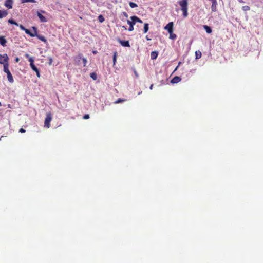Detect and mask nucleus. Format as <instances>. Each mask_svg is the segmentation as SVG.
<instances>
[{"mask_svg":"<svg viewBox=\"0 0 263 263\" xmlns=\"http://www.w3.org/2000/svg\"><path fill=\"white\" fill-rule=\"evenodd\" d=\"M130 20H127V23L129 25L128 31H132L134 30V25H136V23H142V21L139 17L136 16H133L130 17Z\"/></svg>","mask_w":263,"mask_h":263,"instance_id":"f257e3e1","label":"nucleus"},{"mask_svg":"<svg viewBox=\"0 0 263 263\" xmlns=\"http://www.w3.org/2000/svg\"><path fill=\"white\" fill-rule=\"evenodd\" d=\"M51 120H52L51 114L50 112L47 113L46 114V117L45 119L44 126L48 128H49V127L50 126V122H51Z\"/></svg>","mask_w":263,"mask_h":263,"instance_id":"f03ea898","label":"nucleus"},{"mask_svg":"<svg viewBox=\"0 0 263 263\" xmlns=\"http://www.w3.org/2000/svg\"><path fill=\"white\" fill-rule=\"evenodd\" d=\"M9 57L7 54H4L3 55L0 54V64H5L8 63Z\"/></svg>","mask_w":263,"mask_h":263,"instance_id":"7ed1b4c3","label":"nucleus"},{"mask_svg":"<svg viewBox=\"0 0 263 263\" xmlns=\"http://www.w3.org/2000/svg\"><path fill=\"white\" fill-rule=\"evenodd\" d=\"M32 29L34 30L33 32H31L30 30L26 29L25 32L26 34H29L31 37H34L36 35V28L35 27H33Z\"/></svg>","mask_w":263,"mask_h":263,"instance_id":"20e7f679","label":"nucleus"},{"mask_svg":"<svg viewBox=\"0 0 263 263\" xmlns=\"http://www.w3.org/2000/svg\"><path fill=\"white\" fill-rule=\"evenodd\" d=\"M173 22H170L168 23L165 27H164V29L166 30L168 33H171L173 32Z\"/></svg>","mask_w":263,"mask_h":263,"instance_id":"39448f33","label":"nucleus"},{"mask_svg":"<svg viewBox=\"0 0 263 263\" xmlns=\"http://www.w3.org/2000/svg\"><path fill=\"white\" fill-rule=\"evenodd\" d=\"M179 4L181 7V9L187 8V0H182L179 2Z\"/></svg>","mask_w":263,"mask_h":263,"instance_id":"423d86ee","label":"nucleus"},{"mask_svg":"<svg viewBox=\"0 0 263 263\" xmlns=\"http://www.w3.org/2000/svg\"><path fill=\"white\" fill-rule=\"evenodd\" d=\"M13 3V0H6L5 3V6L8 9H11L12 8Z\"/></svg>","mask_w":263,"mask_h":263,"instance_id":"0eeeda50","label":"nucleus"},{"mask_svg":"<svg viewBox=\"0 0 263 263\" xmlns=\"http://www.w3.org/2000/svg\"><path fill=\"white\" fill-rule=\"evenodd\" d=\"M119 42L120 43V44L124 46V47H129V43L128 41H122L120 39L118 40Z\"/></svg>","mask_w":263,"mask_h":263,"instance_id":"6e6552de","label":"nucleus"},{"mask_svg":"<svg viewBox=\"0 0 263 263\" xmlns=\"http://www.w3.org/2000/svg\"><path fill=\"white\" fill-rule=\"evenodd\" d=\"M181 80V79L180 77L178 76H175L171 80V82L172 83L175 84L179 82Z\"/></svg>","mask_w":263,"mask_h":263,"instance_id":"1a4fd4ad","label":"nucleus"},{"mask_svg":"<svg viewBox=\"0 0 263 263\" xmlns=\"http://www.w3.org/2000/svg\"><path fill=\"white\" fill-rule=\"evenodd\" d=\"M7 73V79L9 82L13 83L14 82V80L12 77V75L11 74L10 71L8 72Z\"/></svg>","mask_w":263,"mask_h":263,"instance_id":"9d476101","label":"nucleus"},{"mask_svg":"<svg viewBox=\"0 0 263 263\" xmlns=\"http://www.w3.org/2000/svg\"><path fill=\"white\" fill-rule=\"evenodd\" d=\"M7 42L6 40L4 38V36H0V44L5 47L6 46V43Z\"/></svg>","mask_w":263,"mask_h":263,"instance_id":"9b49d317","label":"nucleus"},{"mask_svg":"<svg viewBox=\"0 0 263 263\" xmlns=\"http://www.w3.org/2000/svg\"><path fill=\"white\" fill-rule=\"evenodd\" d=\"M8 15V12L7 10H0V18H2Z\"/></svg>","mask_w":263,"mask_h":263,"instance_id":"f8f14e48","label":"nucleus"},{"mask_svg":"<svg viewBox=\"0 0 263 263\" xmlns=\"http://www.w3.org/2000/svg\"><path fill=\"white\" fill-rule=\"evenodd\" d=\"M37 16L40 18L41 22H46L47 20L43 15H42L40 13L37 12Z\"/></svg>","mask_w":263,"mask_h":263,"instance_id":"ddd939ff","label":"nucleus"},{"mask_svg":"<svg viewBox=\"0 0 263 263\" xmlns=\"http://www.w3.org/2000/svg\"><path fill=\"white\" fill-rule=\"evenodd\" d=\"M82 59V54H79L77 57H76L74 59V61L76 63H77V65L80 64V60Z\"/></svg>","mask_w":263,"mask_h":263,"instance_id":"4468645a","label":"nucleus"},{"mask_svg":"<svg viewBox=\"0 0 263 263\" xmlns=\"http://www.w3.org/2000/svg\"><path fill=\"white\" fill-rule=\"evenodd\" d=\"M29 61L30 62V67L32 69L34 67H35L36 66H35V65L34 64V60L33 59V58L32 57H30L29 59Z\"/></svg>","mask_w":263,"mask_h":263,"instance_id":"2eb2a0df","label":"nucleus"},{"mask_svg":"<svg viewBox=\"0 0 263 263\" xmlns=\"http://www.w3.org/2000/svg\"><path fill=\"white\" fill-rule=\"evenodd\" d=\"M4 67V71L6 73H7L8 72H10V70H9V64L6 63L5 64L3 65Z\"/></svg>","mask_w":263,"mask_h":263,"instance_id":"dca6fc26","label":"nucleus"},{"mask_svg":"<svg viewBox=\"0 0 263 263\" xmlns=\"http://www.w3.org/2000/svg\"><path fill=\"white\" fill-rule=\"evenodd\" d=\"M158 56V53L156 51H152L151 54V57L152 60L156 59Z\"/></svg>","mask_w":263,"mask_h":263,"instance_id":"f3484780","label":"nucleus"},{"mask_svg":"<svg viewBox=\"0 0 263 263\" xmlns=\"http://www.w3.org/2000/svg\"><path fill=\"white\" fill-rule=\"evenodd\" d=\"M35 36H36L39 40H40L41 41L44 42H47V40L46 39H45V37L43 36V35H38L37 33H36V35H35Z\"/></svg>","mask_w":263,"mask_h":263,"instance_id":"a211bd4d","label":"nucleus"},{"mask_svg":"<svg viewBox=\"0 0 263 263\" xmlns=\"http://www.w3.org/2000/svg\"><path fill=\"white\" fill-rule=\"evenodd\" d=\"M203 28L208 33H211L212 32V29L210 27L207 25H204Z\"/></svg>","mask_w":263,"mask_h":263,"instance_id":"6ab92c4d","label":"nucleus"},{"mask_svg":"<svg viewBox=\"0 0 263 263\" xmlns=\"http://www.w3.org/2000/svg\"><path fill=\"white\" fill-rule=\"evenodd\" d=\"M202 54L200 51H196L195 52V56L196 59H199L201 57Z\"/></svg>","mask_w":263,"mask_h":263,"instance_id":"aec40b11","label":"nucleus"},{"mask_svg":"<svg viewBox=\"0 0 263 263\" xmlns=\"http://www.w3.org/2000/svg\"><path fill=\"white\" fill-rule=\"evenodd\" d=\"M118 55V53H117V52L115 51L114 52V55H113V63H114V65H115L116 63V61H117V57Z\"/></svg>","mask_w":263,"mask_h":263,"instance_id":"412c9836","label":"nucleus"},{"mask_svg":"<svg viewBox=\"0 0 263 263\" xmlns=\"http://www.w3.org/2000/svg\"><path fill=\"white\" fill-rule=\"evenodd\" d=\"M148 29H149V27H148V24L147 23H145L144 24V33H146L147 32V31H148Z\"/></svg>","mask_w":263,"mask_h":263,"instance_id":"4be33fe9","label":"nucleus"},{"mask_svg":"<svg viewBox=\"0 0 263 263\" xmlns=\"http://www.w3.org/2000/svg\"><path fill=\"white\" fill-rule=\"evenodd\" d=\"M181 10L183 12V15L184 17H186L188 15L187 8H185L184 9H181Z\"/></svg>","mask_w":263,"mask_h":263,"instance_id":"5701e85b","label":"nucleus"},{"mask_svg":"<svg viewBox=\"0 0 263 263\" xmlns=\"http://www.w3.org/2000/svg\"><path fill=\"white\" fill-rule=\"evenodd\" d=\"M32 69L36 72V76H37V77L40 78V71H39V70L38 69V68L36 67H34L33 68H32Z\"/></svg>","mask_w":263,"mask_h":263,"instance_id":"b1692460","label":"nucleus"},{"mask_svg":"<svg viewBox=\"0 0 263 263\" xmlns=\"http://www.w3.org/2000/svg\"><path fill=\"white\" fill-rule=\"evenodd\" d=\"M90 76L93 80H96L97 79V75L95 72L91 73Z\"/></svg>","mask_w":263,"mask_h":263,"instance_id":"393cba45","label":"nucleus"},{"mask_svg":"<svg viewBox=\"0 0 263 263\" xmlns=\"http://www.w3.org/2000/svg\"><path fill=\"white\" fill-rule=\"evenodd\" d=\"M8 23H10V24H14L16 26H18V24L15 22L12 19H9L8 20Z\"/></svg>","mask_w":263,"mask_h":263,"instance_id":"a878e982","label":"nucleus"},{"mask_svg":"<svg viewBox=\"0 0 263 263\" xmlns=\"http://www.w3.org/2000/svg\"><path fill=\"white\" fill-rule=\"evenodd\" d=\"M170 34V38L172 40H174L177 37V36L175 34H174L173 32L168 33Z\"/></svg>","mask_w":263,"mask_h":263,"instance_id":"bb28decb","label":"nucleus"},{"mask_svg":"<svg viewBox=\"0 0 263 263\" xmlns=\"http://www.w3.org/2000/svg\"><path fill=\"white\" fill-rule=\"evenodd\" d=\"M129 5L130 7L132 8L137 7L138 6L136 3L132 2H130L129 3Z\"/></svg>","mask_w":263,"mask_h":263,"instance_id":"cd10ccee","label":"nucleus"},{"mask_svg":"<svg viewBox=\"0 0 263 263\" xmlns=\"http://www.w3.org/2000/svg\"><path fill=\"white\" fill-rule=\"evenodd\" d=\"M28 2L36 3V2L35 0H21L22 3H28Z\"/></svg>","mask_w":263,"mask_h":263,"instance_id":"c85d7f7f","label":"nucleus"},{"mask_svg":"<svg viewBox=\"0 0 263 263\" xmlns=\"http://www.w3.org/2000/svg\"><path fill=\"white\" fill-rule=\"evenodd\" d=\"M98 20L100 22L102 23L104 21V18L102 15L98 16Z\"/></svg>","mask_w":263,"mask_h":263,"instance_id":"c756f323","label":"nucleus"},{"mask_svg":"<svg viewBox=\"0 0 263 263\" xmlns=\"http://www.w3.org/2000/svg\"><path fill=\"white\" fill-rule=\"evenodd\" d=\"M242 10L245 11H248L250 9V8L249 6L246 5L243 6L242 8Z\"/></svg>","mask_w":263,"mask_h":263,"instance_id":"7c9ffc66","label":"nucleus"},{"mask_svg":"<svg viewBox=\"0 0 263 263\" xmlns=\"http://www.w3.org/2000/svg\"><path fill=\"white\" fill-rule=\"evenodd\" d=\"M82 61H83V66L84 67L86 66V63H87V59L86 58H83V56L82 55Z\"/></svg>","mask_w":263,"mask_h":263,"instance_id":"2f4dec72","label":"nucleus"},{"mask_svg":"<svg viewBox=\"0 0 263 263\" xmlns=\"http://www.w3.org/2000/svg\"><path fill=\"white\" fill-rule=\"evenodd\" d=\"M18 26L20 27V28H21V30H22L24 31H25L26 28L22 25H18Z\"/></svg>","mask_w":263,"mask_h":263,"instance_id":"473e14b6","label":"nucleus"},{"mask_svg":"<svg viewBox=\"0 0 263 263\" xmlns=\"http://www.w3.org/2000/svg\"><path fill=\"white\" fill-rule=\"evenodd\" d=\"M83 118L84 119H88L89 118V115L88 114H86L83 116Z\"/></svg>","mask_w":263,"mask_h":263,"instance_id":"72a5a7b5","label":"nucleus"},{"mask_svg":"<svg viewBox=\"0 0 263 263\" xmlns=\"http://www.w3.org/2000/svg\"><path fill=\"white\" fill-rule=\"evenodd\" d=\"M124 100L121 99H119L118 100H117L115 103H119L121 102H122Z\"/></svg>","mask_w":263,"mask_h":263,"instance_id":"f704fd0d","label":"nucleus"},{"mask_svg":"<svg viewBox=\"0 0 263 263\" xmlns=\"http://www.w3.org/2000/svg\"><path fill=\"white\" fill-rule=\"evenodd\" d=\"M19 132H20V133H25V129H24L23 128H21L20 129Z\"/></svg>","mask_w":263,"mask_h":263,"instance_id":"c9c22d12","label":"nucleus"},{"mask_svg":"<svg viewBox=\"0 0 263 263\" xmlns=\"http://www.w3.org/2000/svg\"><path fill=\"white\" fill-rule=\"evenodd\" d=\"M123 14L124 16H125L126 17H128V14H127V13L126 12H123Z\"/></svg>","mask_w":263,"mask_h":263,"instance_id":"e433bc0d","label":"nucleus"},{"mask_svg":"<svg viewBox=\"0 0 263 263\" xmlns=\"http://www.w3.org/2000/svg\"><path fill=\"white\" fill-rule=\"evenodd\" d=\"M134 73H135V74L136 77H138V74L137 72L136 71H134Z\"/></svg>","mask_w":263,"mask_h":263,"instance_id":"4c0bfd02","label":"nucleus"},{"mask_svg":"<svg viewBox=\"0 0 263 263\" xmlns=\"http://www.w3.org/2000/svg\"><path fill=\"white\" fill-rule=\"evenodd\" d=\"M146 39L147 40V41H150L151 39H149L147 36H146Z\"/></svg>","mask_w":263,"mask_h":263,"instance_id":"58836bf2","label":"nucleus"},{"mask_svg":"<svg viewBox=\"0 0 263 263\" xmlns=\"http://www.w3.org/2000/svg\"><path fill=\"white\" fill-rule=\"evenodd\" d=\"M239 2L241 3H244V1H242V0H238Z\"/></svg>","mask_w":263,"mask_h":263,"instance_id":"ea45409f","label":"nucleus"},{"mask_svg":"<svg viewBox=\"0 0 263 263\" xmlns=\"http://www.w3.org/2000/svg\"><path fill=\"white\" fill-rule=\"evenodd\" d=\"M153 84H152V85L150 86V87H149L150 89H151V90H152V89H153Z\"/></svg>","mask_w":263,"mask_h":263,"instance_id":"a19ab883","label":"nucleus"},{"mask_svg":"<svg viewBox=\"0 0 263 263\" xmlns=\"http://www.w3.org/2000/svg\"><path fill=\"white\" fill-rule=\"evenodd\" d=\"M25 56H26V58H29H29H30L29 55V54H26Z\"/></svg>","mask_w":263,"mask_h":263,"instance_id":"79ce46f5","label":"nucleus"},{"mask_svg":"<svg viewBox=\"0 0 263 263\" xmlns=\"http://www.w3.org/2000/svg\"><path fill=\"white\" fill-rule=\"evenodd\" d=\"M15 61L16 62H18L19 61L18 58H16Z\"/></svg>","mask_w":263,"mask_h":263,"instance_id":"37998d69","label":"nucleus"},{"mask_svg":"<svg viewBox=\"0 0 263 263\" xmlns=\"http://www.w3.org/2000/svg\"><path fill=\"white\" fill-rule=\"evenodd\" d=\"M92 52H93V54H96L97 51H93Z\"/></svg>","mask_w":263,"mask_h":263,"instance_id":"c03bdc74","label":"nucleus"},{"mask_svg":"<svg viewBox=\"0 0 263 263\" xmlns=\"http://www.w3.org/2000/svg\"><path fill=\"white\" fill-rule=\"evenodd\" d=\"M123 29H124L125 30H126V28L125 26H123Z\"/></svg>","mask_w":263,"mask_h":263,"instance_id":"a18cd8bd","label":"nucleus"},{"mask_svg":"<svg viewBox=\"0 0 263 263\" xmlns=\"http://www.w3.org/2000/svg\"><path fill=\"white\" fill-rule=\"evenodd\" d=\"M141 93H142V91L139 92L138 93V95H140Z\"/></svg>","mask_w":263,"mask_h":263,"instance_id":"49530a36","label":"nucleus"},{"mask_svg":"<svg viewBox=\"0 0 263 263\" xmlns=\"http://www.w3.org/2000/svg\"><path fill=\"white\" fill-rule=\"evenodd\" d=\"M1 105H1V103L0 102V106H1Z\"/></svg>","mask_w":263,"mask_h":263,"instance_id":"de8ad7c7","label":"nucleus"},{"mask_svg":"<svg viewBox=\"0 0 263 263\" xmlns=\"http://www.w3.org/2000/svg\"><path fill=\"white\" fill-rule=\"evenodd\" d=\"M3 137V136L1 137V138H0V140L1 139V138Z\"/></svg>","mask_w":263,"mask_h":263,"instance_id":"09e8293b","label":"nucleus"}]
</instances>
